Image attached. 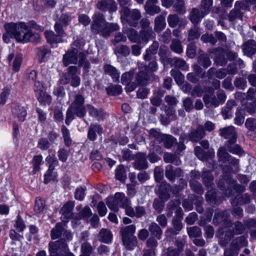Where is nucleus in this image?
Here are the masks:
<instances>
[{
	"label": "nucleus",
	"instance_id": "nucleus-19",
	"mask_svg": "<svg viewBox=\"0 0 256 256\" xmlns=\"http://www.w3.org/2000/svg\"><path fill=\"white\" fill-rule=\"evenodd\" d=\"M217 235L219 238V243L222 246H224L234 236L231 230L222 228H220Z\"/></svg>",
	"mask_w": 256,
	"mask_h": 256
},
{
	"label": "nucleus",
	"instance_id": "nucleus-23",
	"mask_svg": "<svg viewBox=\"0 0 256 256\" xmlns=\"http://www.w3.org/2000/svg\"><path fill=\"white\" fill-rule=\"evenodd\" d=\"M126 214L130 217L136 216V218H141L144 216L146 214V208L141 206H138L134 210L131 206V204H129L126 212Z\"/></svg>",
	"mask_w": 256,
	"mask_h": 256
},
{
	"label": "nucleus",
	"instance_id": "nucleus-59",
	"mask_svg": "<svg viewBox=\"0 0 256 256\" xmlns=\"http://www.w3.org/2000/svg\"><path fill=\"white\" fill-rule=\"evenodd\" d=\"M145 10L148 14L152 16L158 14L160 12V8L158 6L154 4H149V3L146 4Z\"/></svg>",
	"mask_w": 256,
	"mask_h": 256
},
{
	"label": "nucleus",
	"instance_id": "nucleus-5",
	"mask_svg": "<svg viewBox=\"0 0 256 256\" xmlns=\"http://www.w3.org/2000/svg\"><path fill=\"white\" fill-rule=\"evenodd\" d=\"M106 204L111 210L117 212L119 207H122L125 210V212L129 204H131L130 199L126 196L124 194L116 192L114 198L108 199Z\"/></svg>",
	"mask_w": 256,
	"mask_h": 256
},
{
	"label": "nucleus",
	"instance_id": "nucleus-61",
	"mask_svg": "<svg viewBox=\"0 0 256 256\" xmlns=\"http://www.w3.org/2000/svg\"><path fill=\"white\" fill-rule=\"evenodd\" d=\"M115 176L117 180L124 182L126 178L124 168L122 165H120L116 170Z\"/></svg>",
	"mask_w": 256,
	"mask_h": 256
},
{
	"label": "nucleus",
	"instance_id": "nucleus-45",
	"mask_svg": "<svg viewBox=\"0 0 256 256\" xmlns=\"http://www.w3.org/2000/svg\"><path fill=\"white\" fill-rule=\"evenodd\" d=\"M164 160L166 163H172L176 166L180 164V160L176 154L169 152H166L164 154Z\"/></svg>",
	"mask_w": 256,
	"mask_h": 256
},
{
	"label": "nucleus",
	"instance_id": "nucleus-16",
	"mask_svg": "<svg viewBox=\"0 0 256 256\" xmlns=\"http://www.w3.org/2000/svg\"><path fill=\"white\" fill-rule=\"evenodd\" d=\"M96 8L99 10L110 12H116L117 10L116 4L114 0H100L96 4Z\"/></svg>",
	"mask_w": 256,
	"mask_h": 256
},
{
	"label": "nucleus",
	"instance_id": "nucleus-33",
	"mask_svg": "<svg viewBox=\"0 0 256 256\" xmlns=\"http://www.w3.org/2000/svg\"><path fill=\"white\" fill-rule=\"evenodd\" d=\"M102 132V128L98 124H92L89 128L88 132V138L91 140H94L96 139L97 133L100 134Z\"/></svg>",
	"mask_w": 256,
	"mask_h": 256
},
{
	"label": "nucleus",
	"instance_id": "nucleus-27",
	"mask_svg": "<svg viewBox=\"0 0 256 256\" xmlns=\"http://www.w3.org/2000/svg\"><path fill=\"white\" fill-rule=\"evenodd\" d=\"M166 12L162 13L156 17L154 19V30L156 32H160L166 26L165 20Z\"/></svg>",
	"mask_w": 256,
	"mask_h": 256
},
{
	"label": "nucleus",
	"instance_id": "nucleus-3",
	"mask_svg": "<svg viewBox=\"0 0 256 256\" xmlns=\"http://www.w3.org/2000/svg\"><path fill=\"white\" fill-rule=\"evenodd\" d=\"M136 228L134 224H130L120 229L122 242L128 250H132L137 244V238L134 236Z\"/></svg>",
	"mask_w": 256,
	"mask_h": 256
},
{
	"label": "nucleus",
	"instance_id": "nucleus-37",
	"mask_svg": "<svg viewBox=\"0 0 256 256\" xmlns=\"http://www.w3.org/2000/svg\"><path fill=\"white\" fill-rule=\"evenodd\" d=\"M250 202V196L247 194L237 196L232 202V205L245 204Z\"/></svg>",
	"mask_w": 256,
	"mask_h": 256
},
{
	"label": "nucleus",
	"instance_id": "nucleus-12",
	"mask_svg": "<svg viewBox=\"0 0 256 256\" xmlns=\"http://www.w3.org/2000/svg\"><path fill=\"white\" fill-rule=\"evenodd\" d=\"M213 222L215 224H222L226 228L232 226V222L226 211L216 210L214 213Z\"/></svg>",
	"mask_w": 256,
	"mask_h": 256
},
{
	"label": "nucleus",
	"instance_id": "nucleus-20",
	"mask_svg": "<svg viewBox=\"0 0 256 256\" xmlns=\"http://www.w3.org/2000/svg\"><path fill=\"white\" fill-rule=\"evenodd\" d=\"M182 171L180 168L174 170L172 165H168L166 167V176L170 182H174L176 178L182 176Z\"/></svg>",
	"mask_w": 256,
	"mask_h": 256
},
{
	"label": "nucleus",
	"instance_id": "nucleus-28",
	"mask_svg": "<svg viewBox=\"0 0 256 256\" xmlns=\"http://www.w3.org/2000/svg\"><path fill=\"white\" fill-rule=\"evenodd\" d=\"M236 142H226L223 146L226 148V152L228 151L233 154H238L240 156L244 154V151L238 144H235Z\"/></svg>",
	"mask_w": 256,
	"mask_h": 256
},
{
	"label": "nucleus",
	"instance_id": "nucleus-49",
	"mask_svg": "<svg viewBox=\"0 0 256 256\" xmlns=\"http://www.w3.org/2000/svg\"><path fill=\"white\" fill-rule=\"evenodd\" d=\"M86 53L81 52L79 53L78 65L83 66L85 72H88L90 68V63L86 60Z\"/></svg>",
	"mask_w": 256,
	"mask_h": 256
},
{
	"label": "nucleus",
	"instance_id": "nucleus-43",
	"mask_svg": "<svg viewBox=\"0 0 256 256\" xmlns=\"http://www.w3.org/2000/svg\"><path fill=\"white\" fill-rule=\"evenodd\" d=\"M74 207V203L70 201L65 204L60 210L62 214L66 218L72 216V212Z\"/></svg>",
	"mask_w": 256,
	"mask_h": 256
},
{
	"label": "nucleus",
	"instance_id": "nucleus-6",
	"mask_svg": "<svg viewBox=\"0 0 256 256\" xmlns=\"http://www.w3.org/2000/svg\"><path fill=\"white\" fill-rule=\"evenodd\" d=\"M84 44L83 40H76L74 42L72 48L68 50L63 56V62L66 66L70 64H76L78 62L79 53L82 52H79L78 49L74 46L78 48L80 45Z\"/></svg>",
	"mask_w": 256,
	"mask_h": 256
},
{
	"label": "nucleus",
	"instance_id": "nucleus-24",
	"mask_svg": "<svg viewBox=\"0 0 256 256\" xmlns=\"http://www.w3.org/2000/svg\"><path fill=\"white\" fill-rule=\"evenodd\" d=\"M205 136V131L202 125L198 126L196 129L192 130L189 134L188 138L192 142H198L202 139Z\"/></svg>",
	"mask_w": 256,
	"mask_h": 256
},
{
	"label": "nucleus",
	"instance_id": "nucleus-41",
	"mask_svg": "<svg viewBox=\"0 0 256 256\" xmlns=\"http://www.w3.org/2000/svg\"><path fill=\"white\" fill-rule=\"evenodd\" d=\"M160 141L163 142L164 147L167 148H171L176 143V138L170 134H164L163 136H162Z\"/></svg>",
	"mask_w": 256,
	"mask_h": 256
},
{
	"label": "nucleus",
	"instance_id": "nucleus-62",
	"mask_svg": "<svg viewBox=\"0 0 256 256\" xmlns=\"http://www.w3.org/2000/svg\"><path fill=\"white\" fill-rule=\"evenodd\" d=\"M200 34L199 28L196 26H194L193 28L189 30L188 40L190 41L194 39H197L200 37Z\"/></svg>",
	"mask_w": 256,
	"mask_h": 256
},
{
	"label": "nucleus",
	"instance_id": "nucleus-13",
	"mask_svg": "<svg viewBox=\"0 0 256 256\" xmlns=\"http://www.w3.org/2000/svg\"><path fill=\"white\" fill-rule=\"evenodd\" d=\"M134 72L130 70L123 74L121 76V82L126 85V90L128 92L133 91L136 87L137 84L134 82H132Z\"/></svg>",
	"mask_w": 256,
	"mask_h": 256
},
{
	"label": "nucleus",
	"instance_id": "nucleus-26",
	"mask_svg": "<svg viewBox=\"0 0 256 256\" xmlns=\"http://www.w3.org/2000/svg\"><path fill=\"white\" fill-rule=\"evenodd\" d=\"M186 242L184 238H178L176 240V245L178 249L169 248L168 249L167 256H179L180 252L183 250L184 244Z\"/></svg>",
	"mask_w": 256,
	"mask_h": 256
},
{
	"label": "nucleus",
	"instance_id": "nucleus-4",
	"mask_svg": "<svg viewBox=\"0 0 256 256\" xmlns=\"http://www.w3.org/2000/svg\"><path fill=\"white\" fill-rule=\"evenodd\" d=\"M50 256H75L71 252L64 240L60 239L49 244Z\"/></svg>",
	"mask_w": 256,
	"mask_h": 256
},
{
	"label": "nucleus",
	"instance_id": "nucleus-47",
	"mask_svg": "<svg viewBox=\"0 0 256 256\" xmlns=\"http://www.w3.org/2000/svg\"><path fill=\"white\" fill-rule=\"evenodd\" d=\"M94 251V248L88 242H84L81 244V254L80 256H90Z\"/></svg>",
	"mask_w": 256,
	"mask_h": 256
},
{
	"label": "nucleus",
	"instance_id": "nucleus-53",
	"mask_svg": "<svg viewBox=\"0 0 256 256\" xmlns=\"http://www.w3.org/2000/svg\"><path fill=\"white\" fill-rule=\"evenodd\" d=\"M154 34L152 28L142 30L140 34V42H148L149 38L153 37Z\"/></svg>",
	"mask_w": 256,
	"mask_h": 256
},
{
	"label": "nucleus",
	"instance_id": "nucleus-44",
	"mask_svg": "<svg viewBox=\"0 0 256 256\" xmlns=\"http://www.w3.org/2000/svg\"><path fill=\"white\" fill-rule=\"evenodd\" d=\"M63 224L57 223L54 228L51 230V238L52 240H56L60 237L64 232Z\"/></svg>",
	"mask_w": 256,
	"mask_h": 256
},
{
	"label": "nucleus",
	"instance_id": "nucleus-32",
	"mask_svg": "<svg viewBox=\"0 0 256 256\" xmlns=\"http://www.w3.org/2000/svg\"><path fill=\"white\" fill-rule=\"evenodd\" d=\"M112 235L111 232L106 228H102L98 234V239L100 241L108 244L111 242Z\"/></svg>",
	"mask_w": 256,
	"mask_h": 256
},
{
	"label": "nucleus",
	"instance_id": "nucleus-50",
	"mask_svg": "<svg viewBox=\"0 0 256 256\" xmlns=\"http://www.w3.org/2000/svg\"><path fill=\"white\" fill-rule=\"evenodd\" d=\"M14 114L17 116L18 118L21 122L24 121L26 116L27 112L24 107L16 106L12 110Z\"/></svg>",
	"mask_w": 256,
	"mask_h": 256
},
{
	"label": "nucleus",
	"instance_id": "nucleus-38",
	"mask_svg": "<svg viewBox=\"0 0 256 256\" xmlns=\"http://www.w3.org/2000/svg\"><path fill=\"white\" fill-rule=\"evenodd\" d=\"M44 35L48 42L51 44H57L62 41V37L58 34H55L52 30L46 31L44 32Z\"/></svg>",
	"mask_w": 256,
	"mask_h": 256
},
{
	"label": "nucleus",
	"instance_id": "nucleus-9",
	"mask_svg": "<svg viewBox=\"0 0 256 256\" xmlns=\"http://www.w3.org/2000/svg\"><path fill=\"white\" fill-rule=\"evenodd\" d=\"M218 160L222 163L228 162L236 168L239 164V160L231 156L224 147H220L217 154Z\"/></svg>",
	"mask_w": 256,
	"mask_h": 256
},
{
	"label": "nucleus",
	"instance_id": "nucleus-11",
	"mask_svg": "<svg viewBox=\"0 0 256 256\" xmlns=\"http://www.w3.org/2000/svg\"><path fill=\"white\" fill-rule=\"evenodd\" d=\"M84 98L80 94L76 95L74 102L72 104V106L76 115L80 118H82L86 114V108L84 106Z\"/></svg>",
	"mask_w": 256,
	"mask_h": 256
},
{
	"label": "nucleus",
	"instance_id": "nucleus-30",
	"mask_svg": "<svg viewBox=\"0 0 256 256\" xmlns=\"http://www.w3.org/2000/svg\"><path fill=\"white\" fill-rule=\"evenodd\" d=\"M202 182L207 189L212 188L214 186V176L212 172L208 170H204L202 175Z\"/></svg>",
	"mask_w": 256,
	"mask_h": 256
},
{
	"label": "nucleus",
	"instance_id": "nucleus-55",
	"mask_svg": "<svg viewBox=\"0 0 256 256\" xmlns=\"http://www.w3.org/2000/svg\"><path fill=\"white\" fill-rule=\"evenodd\" d=\"M36 96L37 97L38 102L44 105L50 104L52 100V96L46 93L45 91Z\"/></svg>",
	"mask_w": 256,
	"mask_h": 256
},
{
	"label": "nucleus",
	"instance_id": "nucleus-21",
	"mask_svg": "<svg viewBox=\"0 0 256 256\" xmlns=\"http://www.w3.org/2000/svg\"><path fill=\"white\" fill-rule=\"evenodd\" d=\"M134 167L138 170H145L148 168L146 154L138 152L136 155Z\"/></svg>",
	"mask_w": 256,
	"mask_h": 256
},
{
	"label": "nucleus",
	"instance_id": "nucleus-2",
	"mask_svg": "<svg viewBox=\"0 0 256 256\" xmlns=\"http://www.w3.org/2000/svg\"><path fill=\"white\" fill-rule=\"evenodd\" d=\"M91 30L92 32L100 34L108 38L115 31L119 30L120 27L116 24L106 22L104 14L100 12H96L92 17Z\"/></svg>",
	"mask_w": 256,
	"mask_h": 256
},
{
	"label": "nucleus",
	"instance_id": "nucleus-22",
	"mask_svg": "<svg viewBox=\"0 0 256 256\" xmlns=\"http://www.w3.org/2000/svg\"><path fill=\"white\" fill-rule=\"evenodd\" d=\"M172 190L170 185L164 181L160 184L157 192L161 199L166 200L169 198V192Z\"/></svg>",
	"mask_w": 256,
	"mask_h": 256
},
{
	"label": "nucleus",
	"instance_id": "nucleus-29",
	"mask_svg": "<svg viewBox=\"0 0 256 256\" xmlns=\"http://www.w3.org/2000/svg\"><path fill=\"white\" fill-rule=\"evenodd\" d=\"M226 75V70L224 68L216 70L215 68H211L207 72V76L209 80L212 78L214 76L220 79H222L224 78Z\"/></svg>",
	"mask_w": 256,
	"mask_h": 256
},
{
	"label": "nucleus",
	"instance_id": "nucleus-52",
	"mask_svg": "<svg viewBox=\"0 0 256 256\" xmlns=\"http://www.w3.org/2000/svg\"><path fill=\"white\" fill-rule=\"evenodd\" d=\"M173 7L174 8V10L179 14H184L186 12L183 0H174Z\"/></svg>",
	"mask_w": 256,
	"mask_h": 256
},
{
	"label": "nucleus",
	"instance_id": "nucleus-46",
	"mask_svg": "<svg viewBox=\"0 0 256 256\" xmlns=\"http://www.w3.org/2000/svg\"><path fill=\"white\" fill-rule=\"evenodd\" d=\"M170 63L172 66H174L183 70H186L188 68L186 62L180 58H171L170 60Z\"/></svg>",
	"mask_w": 256,
	"mask_h": 256
},
{
	"label": "nucleus",
	"instance_id": "nucleus-25",
	"mask_svg": "<svg viewBox=\"0 0 256 256\" xmlns=\"http://www.w3.org/2000/svg\"><path fill=\"white\" fill-rule=\"evenodd\" d=\"M206 15L202 10L193 8L189 14V19L194 26H196Z\"/></svg>",
	"mask_w": 256,
	"mask_h": 256
},
{
	"label": "nucleus",
	"instance_id": "nucleus-57",
	"mask_svg": "<svg viewBox=\"0 0 256 256\" xmlns=\"http://www.w3.org/2000/svg\"><path fill=\"white\" fill-rule=\"evenodd\" d=\"M37 54L39 57V60L40 62L46 60L50 54V50L44 46H42L37 49Z\"/></svg>",
	"mask_w": 256,
	"mask_h": 256
},
{
	"label": "nucleus",
	"instance_id": "nucleus-1",
	"mask_svg": "<svg viewBox=\"0 0 256 256\" xmlns=\"http://www.w3.org/2000/svg\"><path fill=\"white\" fill-rule=\"evenodd\" d=\"M4 27L8 34L18 42L26 43L32 41L34 36L38 40L40 39L38 34L33 35L28 26L24 22L6 23Z\"/></svg>",
	"mask_w": 256,
	"mask_h": 256
},
{
	"label": "nucleus",
	"instance_id": "nucleus-54",
	"mask_svg": "<svg viewBox=\"0 0 256 256\" xmlns=\"http://www.w3.org/2000/svg\"><path fill=\"white\" fill-rule=\"evenodd\" d=\"M106 90L108 95H119L122 92V88L120 85L111 84L106 88Z\"/></svg>",
	"mask_w": 256,
	"mask_h": 256
},
{
	"label": "nucleus",
	"instance_id": "nucleus-15",
	"mask_svg": "<svg viewBox=\"0 0 256 256\" xmlns=\"http://www.w3.org/2000/svg\"><path fill=\"white\" fill-rule=\"evenodd\" d=\"M244 4L236 2L235 3L234 8L230 12L228 15V20L232 24H235L237 20H242L243 17V12H241V6H244Z\"/></svg>",
	"mask_w": 256,
	"mask_h": 256
},
{
	"label": "nucleus",
	"instance_id": "nucleus-56",
	"mask_svg": "<svg viewBox=\"0 0 256 256\" xmlns=\"http://www.w3.org/2000/svg\"><path fill=\"white\" fill-rule=\"evenodd\" d=\"M46 204L44 200L42 198H36L34 206V210L37 214L42 213L44 210Z\"/></svg>",
	"mask_w": 256,
	"mask_h": 256
},
{
	"label": "nucleus",
	"instance_id": "nucleus-36",
	"mask_svg": "<svg viewBox=\"0 0 256 256\" xmlns=\"http://www.w3.org/2000/svg\"><path fill=\"white\" fill-rule=\"evenodd\" d=\"M86 108L90 116L96 118L98 120L102 119L106 116V114L102 110H98L95 108L92 105H88Z\"/></svg>",
	"mask_w": 256,
	"mask_h": 256
},
{
	"label": "nucleus",
	"instance_id": "nucleus-63",
	"mask_svg": "<svg viewBox=\"0 0 256 256\" xmlns=\"http://www.w3.org/2000/svg\"><path fill=\"white\" fill-rule=\"evenodd\" d=\"M198 63L206 68L210 66L212 62L208 56L203 54L198 56Z\"/></svg>",
	"mask_w": 256,
	"mask_h": 256
},
{
	"label": "nucleus",
	"instance_id": "nucleus-31",
	"mask_svg": "<svg viewBox=\"0 0 256 256\" xmlns=\"http://www.w3.org/2000/svg\"><path fill=\"white\" fill-rule=\"evenodd\" d=\"M124 32L126 34L128 40L130 42L136 43H140V34L133 28H124Z\"/></svg>",
	"mask_w": 256,
	"mask_h": 256
},
{
	"label": "nucleus",
	"instance_id": "nucleus-64",
	"mask_svg": "<svg viewBox=\"0 0 256 256\" xmlns=\"http://www.w3.org/2000/svg\"><path fill=\"white\" fill-rule=\"evenodd\" d=\"M244 110L242 108H238L236 112V117L234 119L235 124L241 125L244 122Z\"/></svg>",
	"mask_w": 256,
	"mask_h": 256
},
{
	"label": "nucleus",
	"instance_id": "nucleus-58",
	"mask_svg": "<svg viewBox=\"0 0 256 256\" xmlns=\"http://www.w3.org/2000/svg\"><path fill=\"white\" fill-rule=\"evenodd\" d=\"M190 184L191 189L196 193L199 194H202L204 192V189L202 184L196 180H190Z\"/></svg>",
	"mask_w": 256,
	"mask_h": 256
},
{
	"label": "nucleus",
	"instance_id": "nucleus-34",
	"mask_svg": "<svg viewBox=\"0 0 256 256\" xmlns=\"http://www.w3.org/2000/svg\"><path fill=\"white\" fill-rule=\"evenodd\" d=\"M104 70L106 74L112 77L113 81L116 82L119 80L120 73L114 67L110 64H106L104 66Z\"/></svg>",
	"mask_w": 256,
	"mask_h": 256
},
{
	"label": "nucleus",
	"instance_id": "nucleus-39",
	"mask_svg": "<svg viewBox=\"0 0 256 256\" xmlns=\"http://www.w3.org/2000/svg\"><path fill=\"white\" fill-rule=\"evenodd\" d=\"M235 105L234 100H228L226 106L222 109V113L224 119L230 118L232 116V110Z\"/></svg>",
	"mask_w": 256,
	"mask_h": 256
},
{
	"label": "nucleus",
	"instance_id": "nucleus-51",
	"mask_svg": "<svg viewBox=\"0 0 256 256\" xmlns=\"http://www.w3.org/2000/svg\"><path fill=\"white\" fill-rule=\"evenodd\" d=\"M203 100L206 104H210L214 107H217L220 104L218 98L214 95L205 94L204 96Z\"/></svg>",
	"mask_w": 256,
	"mask_h": 256
},
{
	"label": "nucleus",
	"instance_id": "nucleus-35",
	"mask_svg": "<svg viewBox=\"0 0 256 256\" xmlns=\"http://www.w3.org/2000/svg\"><path fill=\"white\" fill-rule=\"evenodd\" d=\"M244 54L248 56H252L256 52V43L254 41L248 42L242 46Z\"/></svg>",
	"mask_w": 256,
	"mask_h": 256
},
{
	"label": "nucleus",
	"instance_id": "nucleus-14",
	"mask_svg": "<svg viewBox=\"0 0 256 256\" xmlns=\"http://www.w3.org/2000/svg\"><path fill=\"white\" fill-rule=\"evenodd\" d=\"M220 134L225 139L228 140L226 142H236L237 140V134L233 126H228L220 129Z\"/></svg>",
	"mask_w": 256,
	"mask_h": 256
},
{
	"label": "nucleus",
	"instance_id": "nucleus-10",
	"mask_svg": "<svg viewBox=\"0 0 256 256\" xmlns=\"http://www.w3.org/2000/svg\"><path fill=\"white\" fill-rule=\"evenodd\" d=\"M122 10L124 15L126 17L128 24L130 26H136L138 24V20L141 17L140 12L136 9L130 11L126 8H124Z\"/></svg>",
	"mask_w": 256,
	"mask_h": 256
},
{
	"label": "nucleus",
	"instance_id": "nucleus-60",
	"mask_svg": "<svg viewBox=\"0 0 256 256\" xmlns=\"http://www.w3.org/2000/svg\"><path fill=\"white\" fill-rule=\"evenodd\" d=\"M170 48L172 51L178 54H181L183 52L180 42L176 39L172 40Z\"/></svg>",
	"mask_w": 256,
	"mask_h": 256
},
{
	"label": "nucleus",
	"instance_id": "nucleus-48",
	"mask_svg": "<svg viewBox=\"0 0 256 256\" xmlns=\"http://www.w3.org/2000/svg\"><path fill=\"white\" fill-rule=\"evenodd\" d=\"M194 154L201 160H206L210 158V152H206L200 146H197L194 148Z\"/></svg>",
	"mask_w": 256,
	"mask_h": 256
},
{
	"label": "nucleus",
	"instance_id": "nucleus-7",
	"mask_svg": "<svg viewBox=\"0 0 256 256\" xmlns=\"http://www.w3.org/2000/svg\"><path fill=\"white\" fill-rule=\"evenodd\" d=\"M151 79L156 80L158 79V77L152 74H149L146 66L142 68L136 76L137 86L138 84L147 85Z\"/></svg>",
	"mask_w": 256,
	"mask_h": 256
},
{
	"label": "nucleus",
	"instance_id": "nucleus-18",
	"mask_svg": "<svg viewBox=\"0 0 256 256\" xmlns=\"http://www.w3.org/2000/svg\"><path fill=\"white\" fill-rule=\"evenodd\" d=\"M168 26L172 28H176L177 26L179 28H184L188 22L186 20L180 19L177 14H170L167 18Z\"/></svg>",
	"mask_w": 256,
	"mask_h": 256
},
{
	"label": "nucleus",
	"instance_id": "nucleus-17",
	"mask_svg": "<svg viewBox=\"0 0 256 256\" xmlns=\"http://www.w3.org/2000/svg\"><path fill=\"white\" fill-rule=\"evenodd\" d=\"M181 208H178L176 212V216L172 220V224L176 230H174L172 228H168L166 230V232L170 233L172 234H177L178 232L176 231H180L182 228V224L181 220L182 218V212Z\"/></svg>",
	"mask_w": 256,
	"mask_h": 256
},
{
	"label": "nucleus",
	"instance_id": "nucleus-42",
	"mask_svg": "<svg viewBox=\"0 0 256 256\" xmlns=\"http://www.w3.org/2000/svg\"><path fill=\"white\" fill-rule=\"evenodd\" d=\"M148 230L151 234L160 240L162 234L161 228L156 223L152 222L148 226Z\"/></svg>",
	"mask_w": 256,
	"mask_h": 256
},
{
	"label": "nucleus",
	"instance_id": "nucleus-8",
	"mask_svg": "<svg viewBox=\"0 0 256 256\" xmlns=\"http://www.w3.org/2000/svg\"><path fill=\"white\" fill-rule=\"evenodd\" d=\"M246 244V240L242 236L238 237L232 242L230 248L224 252V256H237L240 248Z\"/></svg>",
	"mask_w": 256,
	"mask_h": 256
},
{
	"label": "nucleus",
	"instance_id": "nucleus-40",
	"mask_svg": "<svg viewBox=\"0 0 256 256\" xmlns=\"http://www.w3.org/2000/svg\"><path fill=\"white\" fill-rule=\"evenodd\" d=\"M210 52L212 54H216L217 52H218V54H220L219 56H217L214 58V62L216 64L222 66L226 64V60L223 54V52L220 48H214L212 51H210Z\"/></svg>",
	"mask_w": 256,
	"mask_h": 256
}]
</instances>
